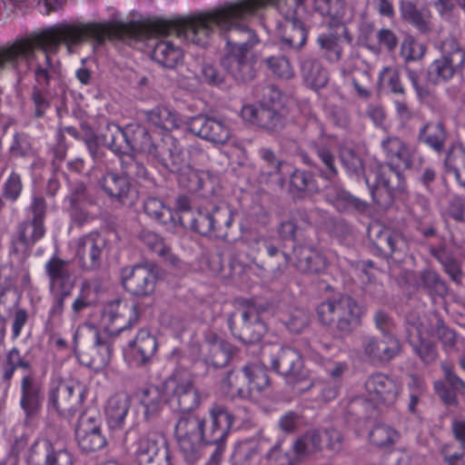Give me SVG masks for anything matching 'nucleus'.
Wrapping results in <instances>:
<instances>
[{
    "label": "nucleus",
    "instance_id": "nucleus-32",
    "mask_svg": "<svg viewBox=\"0 0 465 465\" xmlns=\"http://www.w3.org/2000/svg\"><path fill=\"white\" fill-rule=\"evenodd\" d=\"M134 360L141 365L147 363L154 355L157 343L156 339L146 330H141L135 339L130 341Z\"/></svg>",
    "mask_w": 465,
    "mask_h": 465
},
{
    "label": "nucleus",
    "instance_id": "nucleus-10",
    "mask_svg": "<svg viewBox=\"0 0 465 465\" xmlns=\"http://www.w3.org/2000/svg\"><path fill=\"white\" fill-rule=\"evenodd\" d=\"M140 318V306L129 300H118L110 302L104 312V320L107 322V331L117 334L137 323Z\"/></svg>",
    "mask_w": 465,
    "mask_h": 465
},
{
    "label": "nucleus",
    "instance_id": "nucleus-44",
    "mask_svg": "<svg viewBox=\"0 0 465 465\" xmlns=\"http://www.w3.org/2000/svg\"><path fill=\"white\" fill-rule=\"evenodd\" d=\"M222 388L232 397L244 396L249 391L248 376L244 368L240 371H230L223 380Z\"/></svg>",
    "mask_w": 465,
    "mask_h": 465
},
{
    "label": "nucleus",
    "instance_id": "nucleus-53",
    "mask_svg": "<svg viewBox=\"0 0 465 465\" xmlns=\"http://www.w3.org/2000/svg\"><path fill=\"white\" fill-rule=\"evenodd\" d=\"M314 8L324 16H329L332 20H341L345 15V3L343 0H315Z\"/></svg>",
    "mask_w": 465,
    "mask_h": 465
},
{
    "label": "nucleus",
    "instance_id": "nucleus-16",
    "mask_svg": "<svg viewBox=\"0 0 465 465\" xmlns=\"http://www.w3.org/2000/svg\"><path fill=\"white\" fill-rule=\"evenodd\" d=\"M365 389L370 401L385 406L393 405L401 392L398 381L383 373L370 376L365 382Z\"/></svg>",
    "mask_w": 465,
    "mask_h": 465
},
{
    "label": "nucleus",
    "instance_id": "nucleus-61",
    "mask_svg": "<svg viewBox=\"0 0 465 465\" xmlns=\"http://www.w3.org/2000/svg\"><path fill=\"white\" fill-rule=\"evenodd\" d=\"M144 213L153 219L164 222L170 216V210L163 201L157 197L150 196L143 203Z\"/></svg>",
    "mask_w": 465,
    "mask_h": 465
},
{
    "label": "nucleus",
    "instance_id": "nucleus-3",
    "mask_svg": "<svg viewBox=\"0 0 465 465\" xmlns=\"http://www.w3.org/2000/svg\"><path fill=\"white\" fill-rule=\"evenodd\" d=\"M381 145L387 159V163L380 165L378 173V181L382 187L373 189L371 194L373 201L384 208L391 202V193L401 187V174L398 169L412 165L415 151L397 136L388 137Z\"/></svg>",
    "mask_w": 465,
    "mask_h": 465
},
{
    "label": "nucleus",
    "instance_id": "nucleus-63",
    "mask_svg": "<svg viewBox=\"0 0 465 465\" xmlns=\"http://www.w3.org/2000/svg\"><path fill=\"white\" fill-rule=\"evenodd\" d=\"M120 159L122 167L126 176L134 179L146 177V168L142 163L138 162L133 154L124 153Z\"/></svg>",
    "mask_w": 465,
    "mask_h": 465
},
{
    "label": "nucleus",
    "instance_id": "nucleus-59",
    "mask_svg": "<svg viewBox=\"0 0 465 465\" xmlns=\"http://www.w3.org/2000/svg\"><path fill=\"white\" fill-rule=\"evenodd\" d=\"M380 81L396 94H404L405 89L401 80V72L397 67L388 66L380 74Z\"/></svg>",
    "mask_w": 465,
    "mask_h": 465
},
{
    "label": "nucleus",
    "instance_id": "nucleus-55",
    "mask_svg": "<svg viewBox=\"0 0 465 465\" xmlns=\"http://www.w3.org/2000/svg\"><path fill=\"white\" fill-rule=\"evenodd\" d=\"M267 459L272 465H298L301 462L293 447L291 450H284L281 441L269 450Z\"/></svg>",
    "mask_w": 465,
    "mask_h": 465
},
{
    "label": "nucleus",
    "instance_id": "nucleus-4",
    "mask_svg": "<svg viewBox=\"0 0 465 465\" xmlns=\"http://www.w3.org/2000/svg\"><path fill=\"white\" fill-rule=\"evenodd\" d=\"M317 315L322 324L350 334L361 325L362 310L352 297L339 295L322 302L317 307Z\"/></svg>",
    "mask_w": 465,
    "mask_h": 465
},
{
    "label": "nucleus",
    "instance_id": "nucleus-18",
    "mask_svg": "<svg viewBox=\"0 0 465 465\" xmlns=\"http://www.w3.org/2000/svg\"><path fill=\"white\" fill-rule=\"evenodd\" d=\"M187 125L191 133L214 143L223 144L231 137V130L225 123L206 115L190 118Z\"/></svg>",
    "mask_w": 465,
    "mask_h": 465
},
{
    "label": "nucleus",
    "instance_id": "nucleus-49",
    "mask_svg": "<svg viewBox=\"0 0 465 465\" xmlns=\"http://www.w3.org/2000/svg\"><path fill=\"white\" fill-rule=\"evenodd\" d=\"M291 187L302 193H314L319 191L313 174L311 172L302 170H295L292 173Z\"/></svg>",
    "mask_w": 465,
    "mask_h": 465
},
{
    "label": "nucleus",
    "instance_id": "nucleus-5",
    "mask_svg": "<svg viewBox=\"0 0 465 465\" xmlns=\"http://www.w3.org/2000/svg\"><path fill=\"white\" fill-rule=\"evenodd\" d=\"M440 56L428 69V80L438 84L462 74L465 67V49L452 35L445 37L440 44Z\"/></svg>",
    "mask_w": 465,
    "mask_h": 465
},
{
    "label": "nucleus",
    "instance_id": "nucleus-14",
    "mask_svg": "<svg viewBox=\"0 0 465 465\" xmlns=\"http://www.w3.org/2000/svg\"><path fill=\"white\" fill-rule=\"evenodd\" d=\"M27 462L30 465H74L72 454L64 448H56L47 439H39L31 446Z\"/></svg>",
    "mask_w": 465,
    "mask_h": 465
},
{
    "label": "nucleus",
    "instance_id": "nucleus-42",
    "mask_svg": "<svg viewBox=\"0 0 465 465\" xmlns=\"http://www.w3.org/2000/svg\"><path fill=\"white\" fill-rule=\"evenodd\" d=\"M401 17L415 26L421 34L430 32V16L421 13L417 6L410 1H402L400 6Z\"/></svg>",
    "mask_w": 465,
    "mask_h": 465
},
{
    "label": "nucleus",
    "instance_id": "nucleus-60",
    "mask_svg": "<svg viewBox=\"0 0 465 465\" xmlns=\"http://www.w3.org/2000/svg\"><path fill=\"white\" fill-rule=\"evenodd\" d=\"M310 315L308 312L303 309L292 310L284 323L290 331L293 333H300L309 326Z\"/></svg>",
    "mask_w": 465,
    "mask_h": 465
},
{
    "label": "nucleus",
    "instance_id": "nucleus-2",
    "mask_svg": "<svg viewBox=\"0 0 465 465\" xmlns=\"http://www.w3.org/2000/svg\"><path fill=\"white\" fill-rule=\"evenodd\" d=\"M136 26V22L59 24L32 37L17 39L12 45L0 48V70L4 69L6 64L17 69L19 60L29 62L35 56V50L40 48L45 53V64L35 66L33 87L49 90L51 81L58 73L51 62L50 54L56 53L62 42L65 43L69 52H72V45H78L87 39L94 40L97 44H103L106 38L138 40Z\"/></svg>",
    "mask_w": 465,
    "mask_h": 465
},
{
    "label": "nucleus",
    "instance_id": "nucleus-62",
    "mask_svg": "<svg viewBox=\"0 0 465 465\" xmlns=\"http://www.w3.org/2000/svg\"><path fill=\"white\" fill-rule=\"evenodd\" d=\"M444 323L443 320L437 313H432L424 319L417 326L420 339L437 337V333Z\"/></svg>",
    "mask_w": 465,
    "mask_h": 465
},
{
    "label": "nucleus",
    "instance_id": "nucleus-46",
    "mask_svg": "<svg viewBox=\"0 0 465 465\" xmlns=\"http://www.w3.org/2000/svg\"><path fill=\"white\" fill-rule=\"evenodd\" d=\"M100 141L114 153H120L124 143H130L125 133L115 124H107L99 136Z\"/></svg>",
    "mask_w": 465,
    "mask_h": 465
},
{
    "label": "nucleus",
    "instance_id": "nucleus-36",
    "mask_svg": "<svg viewBox=\"0 0 465 465\" xmlns=\"http://www.w3.org/2000/svg\"><path fill=\"white\" fill-rule=\"evenodd\" d=\"M326 197L341 212L355 210L359 213H365L369 208L368 203L341 189H331L327 193Z\"/></svg>",
    "mask_w": 465,
    "mask_h": 465
},
{
    "label": "nucleus",
    "instance_id": "nucleus-8",
    "mask_svg": "<svg viewBox=\"0 0 465 465\" xmlns=\"http://www.w3.org/2000/svg\"><path fill=\"white\" fill-rule=\"evenodd\" d=\"M166 394H173L181 411H190L200 404V395L193 386L190 374L186 371H176L163 384Z\"/></svg>",
    "mask_w": 465,
    "mask_h": 465
},
{
    "label": "nucleus",
    "instance_id": "nucleus-27",
    "mask_svg": "<svg viewBox=\"0 0 465 465\" xmlns=\"http://www.w3.org/2000/svg\"><path fill=\"white\" fill-rule=\"evenodd\" d=\"M346 42L351 44V35H350L347 27L343 24L337 25L335 34L322 35L318 38V43L321 49L324 52V55L331 62H337L341 57L342 45Z\"/></svg>",
    "mask_w": 465,
    "mask_h": 465
},
{
    "label": "nucleus",
    "instance_id": "nucleus-64",
    "mask_svg": "<svg viewBox=\"0 0 465 465\" xmlns=\"http://www.w3.org/2000/svg\"><path fill=\"white\" fill-rule=\"evenodd\" d=\"M210 213L214 232L222 233L231 226L232 216L228 207H215Z\"/></svg>",
    "mask_w": 465,
    "mask_h": 465
},
{
    "label": "nucleus",
    "instance_id": "nucleus-41",
    "mask_svg": "<svg viewBox=\"0 0 465 465\" xmlns=\"http://www.w3.org/2000/svg\"><path fill=\"white\" fill-rule=\"evenodd\" d=\"M302 74L305 82L314 89L322 88L328 82V74L321 63L314 59H305L302 64Z\"/></svg>",
    "mask_w": 465,
    "mask_h": 465
},
{
    "label": "nucleus",
    "instance_id": "nucleus-52",
    "mask_svg": "<svg viewBox=\"0 0 465 465\" xmlns=\"http://www.w3.org/2000/svg\"><path fill=\"white\" fill-rule=\"evenodd\" d=\"M420 280L421 286L431 294L445 296L448 293V287L441 280L437 272L426 269L420 272Z\"/></svg>",
    "mask_w": 465,
    "mask_h": 465
},
{
    "label": "nucleus",
    "instance_id": "nucleus-15",
    "mask_svg": "<svg viewBox=\"0 0 465 465\" xmlns=\"http://www.w3.org/2000/svg\"><path fill=\"white\" fill-rule=\"evenodd\" d=\"M75 437L80 449L84 452H94L106 445L101 432V424L96 416L83 413L75 429Z\"/></svg>",
    "mask_w": 465,
    "mask_h": 465
},
{
    "label": "nucleus",
    "instance_id": "nucleus-37",
    "mask_svg": "<svg viewBox=\"0 0 465 465\" xmlns=\"http://www.w3.org/2000/svg\"><path fill=\"white\" fill-rule=\"evenodd\" d=\"M146 119L153 126L164 131H173L179 128L181 124L179 114L165 106H158L147 112Z\"/></svg>",
    "mask_w": 465,
    "mask_h": 465
},
{
    "label": "nucleus",
    "instance_id": "nucleus-30",
    "mask_svg": "<svg viewBox=\"0 0 465 465\" xmlns=\"http://www.w3.org/2000/svg\"><path fill=\"white\" fill-rule=\"evenodd\" d=\"M131 407V398L125 392L113 395L107 401L105 415L111 428H122Z\"/></svg>",
    "mask_w": 465,
    "mask_h": 465
},
{
    "label": "nucleus",
    "instance_id": "nucleus-25",
    "mask_svg": "<svg viewBox=\"0 0 465 465\" xmlns=\"http://www.w3.org/2000/svg\"><path fill=\"white\" fill-rule=\"evenodd\" d=\"M132 449L139 465H162L160 436L155 432H146L138 436Z\"/></svg>",
    "mask_w": 465,
    "mask_h": 465
},
{
    "label": "nucleus",
    "instance_id": "nucleus-35",
    "mask_svg": "<svg viewBox=\"0 0 465 465\" xmlns=\"http://www.w3.org/2000/svg\"><path fill=\"white\" fill-rule=\"evenodd\" d=\"M315 152L320 163H313L307 156L303 157L304 162L309 165L315 166L322 178L328 181L334 180L338 176V168L335 155L331 148L325 145H318L315 147Z\"/></svg>",
    "mask_w": 465,
    "mask_h": 465
},
{
    "label": "nucleus",
    "instance_id": "nucleus-17",
    "mask_svg": "<svg viewBox=\"0 0 465 465\" xmlns=\"http://www.w3.org/2000/svg\"><path fill=\"white\" fill-rule=\"evenodd\" d=\"M45 268L51 292H72L76 283V274L72 262L53 256Z\"/></svg>",
    "mask_w": 465,
    "mask_h": 465
},
{
    "label": "nucleus",
    "instance_id": "nucleus-31",
    "mask_svg": "<svg viewBox=\"0 0 465 465\" xmlns=\"http://www.w3.org/2000/svg\"><path fill=\"white\" fill-rule=\"evenodd\" d=\"M282 42L292 48L302 47L307 39V32L302 22L297 18L286 17L279 28Z\"/></svg>",
    "mask_w": 465,
    "mask_h": 465
},
{
    "label": "nucleus",
    "instance_id": "nucleus-19",
    "mask_svg": "<svg viewBox=\"0 0 465 465\" xmlns=\"http://www.w3.org/2000/svg\"><path fill=\"white\" fill-rule=\"evenodd\" d=\"M105 239L98 232L81 237L77 242L76 257L84 270L99 267L101 255L105 247Z\"/></svg>",
    "mask_w": 465,
    "mask_h": 465
},
{
    "label": "nucleus",
    "instance_id": "nucleus-51",
    "mask_svg": "<svg viewBox=\"0 0 465 465\" xmlns=\"http://www.w3.org/2000/svg\"><path fill=\"white\" fill-rule=\"evenodd\" d=\"M94 343L91 348V361L90 364L96 368H103L106 366L111 359L112 348L111 345L105 341H102L97 331H94Z\"/></svg>",
    "mask_w": 465,
    "mask_h": 465
},
{
    "label": "nucleus",
    "instance_id": "nucleus-47",
    "mask_svg": "<svg viewBox=\"0 0 465 465\" xmlns=\"http://www.w3.org/2000/svg\"><path fill=\"white\" fill-rule=\"evenodd\" d=\"M18 369L28 371L30 369L29 361L21 355L16 348H13L6 352L3 361V379L9 382L15 371Z\"/></svg>",
    "mask_w": 465,
    "mask_h": 465
},
{
    "label": "nucleus",
    "instance_id": "nucleus-48",
    "mask_svg": "<svg viewBox=\"0 0 465 465\" xmlns=\"http://www.w3.org/2000/svg\"><path fill=\"white\" fill-rule=\"evenodd\" d=\"M234 352L233 346L225 341H219L213 343L209 350V361L216 368L224 367Z\"/></svg>",
    "mask_w": 465,
    "mask_h": 465
},
{
    "label": "nucleus",
    "instance_id": "nucleus-29",
    "mask_svg": "<svg viewBox=\"0 0 465 465\" xmlns=\"http://www.w3.org/2000/svg\"><path fill=\"white\" fill-rule=\"evenodd\" d=\"M140 242L151 252L156 253L163 261L170 266L175 267L179 263L178 257L172 252L171 248L165 243L164 240L156 232L143 229L139 234Z\"/></svg>",
    "mask_w": 465,
    "mask_h": 465
},
{
    "label": "nucleus",
    "instance_id": "nucleus-6",
    "mask_svg": "<svg viewBox=\"0 0 465 465\" xmlns=\"http://www.w3.org/2000/svg\"><path fill=\"white\" fill-rule=\"evenodd\" d=\"M82 387L74 381L60 380L53 383L48 394V404L59 415L71 417L83 402Z\"/></svg>",
    "mask_w": 465,
    "mask_h": 465
},
{
    "label": "nucleus",
    "instance_id": "nucleus-34",
    "mask_svg": "<svg viewBox=\"0 0 465 465\" xmlns=\"http://www.w3.org/2000/svg\"><path fill=\"white\" fill-rule=\"evenodd\" d=\"M152 57L162 66L173 69L182 62L183 53L180 47L174 45L172 42L162 40L155 44Z\"/></svg>",
    "mask_w": 465,
    "mask_h": 465
},
{
    "label": "nucleus",
    "instance_id": "nucleus-43",
    "mask_svg": "<svg viewBox=\"0 0 465 465\" xmlns=\"http://www.w3.org/2000/svg\"><path fill=\"white\" fill-rule=\"evenodd\" d=\"M165 401V394L157 386H148L142 391L141 403L145 409V415L147 417L158 413Z\"/></svg>",
    "mask_w": 465,
    "mask_h": 465
},
{
    "label": "nucleus",
    "instance_id": "nucleus-39",
    "mask_svg": "<svg viewBox=\"0 0 465 465\" xmlns=\"http://www.w3.org/2000/svg\"><path fill=\"white\" fill-rule=\"evenodd\" d=\"M322 437L316 430H309L293 442V450L300 461L322 450Z\"/></svg>",
    "mask_w": 465,
    "mask_h": 465
},
{
    "label": "nucleus",
    "instance_id": "nucleus-38",
    "mask_svg": "<svg viewBox=\"0 0 465 465\" xmlns=\"http://www.w3.org/2000/svg\"><path fill=\"white\" fill-rule=\"evenodd\" d=\"M41 389L39 384L29 375L22 380L21 406L27 415L35 414L40 406Z\"/></svg>",
    "mask_w": 465,
    "mask_h": 465
},
{
    "label": "nucleus",
    "instance_id": "nucleus-33",
    "mask_svg": "<svg viewBox=\"0 0 465 465\" xmlns=\"http://www.w3.org/2000/svg\"><path fill=\"white\" fill-rule=\"evenodd\" d=\"M418 140L434 151H443L447 140V131L442 122H429L419 132Z\"/></svg>",
    "mask_w": 465,
    "mask_h": 465
},
{
    "label": "nucleus",
    "instance_id": "nucleus-45",
    "mask_svg": "<svg viewBox=\"0 0 465 465\" xmlns=\"http://www.w3.org/2000/svg\"><path fill=\"white\" fill-rule=\"evenodd\" d=\"M399 437V433L394 429L384 424L374 426L369 434L371 443L380 449L393 446L398 441Z\"/></svg>",
    "mask_w": 465,
    "mask_h": 465
},
{
    "label": "nucleus",
    "instance_id": "nucleus-57",
    "mask_svg": "<svg viewBox=\"0 0 465 465\" xmlns=\"http://www.w3.org/2000/svg\"><path fill=\"white\" fill-rule=\"evenodd\" d=\"M244 371L248 376L249 391H262L269 387L270 379L266 371L261 366L252 364L244 366Z\"/></svg>",
    "mask_w": 465,
    "mask_h": 465
},
{
    "label": "nucleus",
    "instance_id": "nucleus-12",
    "mask_svg": "<svg viewBox=\"0 0 465 465\" xmlns=\"http://www.w3.org/2000/svg\"><path fill=\"white\" fill-rule=\"evenodd\" d=\"M369 236L375 247L386 256L400 259L409 250L408 242L401 232L381 224L371 226Z\"/></svg>",
    "mask_w": 465,
    "mask_h": 465
},
{
    "label": "nucleus",
    "instance_id": "nucleus-23",
    "mask_svg": "<svg viewBox=\"0 0 465 465\" xmlns=\"http://www.w3.org/2000/svg\"><path fill=\"white\" fill-rule=\"evenodd\" d=\"M103 190L109 197L124 205H132L135 192L128 178L114 172H107L100 180Z\"/></svg>",
    "mask_w": 465,
    "mask_h": 465
},
{
    "label": "nucleus",
    "instance_id": "nucleus-26",
    "mask_svg": "<svg viewBox=\"0 0 465 465\" xmlns=\"http://www.w3.org/2000/svg\"><path fill=\"white\" fill-rule=\"evenodd\" d=\"M242 116L244 120L256 124L269 131H275L283 126L282 114L274 107L252 104L244 105L242 109Z\"/></svg>",
    "mask_w": 465,
    "mask_h": 465
},
{
    "label": "nucleus",
    "instance_id": "nucleus-13",
    "mask_svg": "<svg viewBox=\"0 0 465 465\" xmlns=\"http://www.w3.org/2000/svg\"><path fill=\"white\" fill-rule=\"evenodd\" d=\"M124 288L135 296H148L154 292L156 276L148 265L137 264L122 271Z\"/></svg>",
    "mask_w": 465,
    "mask_h": 465
},
{
    "label": "nucleus",
    "instance_id": "nucleus-50",
    "mask_svg": "<svg viewBox=\"0 0 465 465\" xmlns=\"http://www.w3.org/2000/svg\"><path fill=\"white\" fill-rule=\"evenodd\" d=\"M267 68L277 78L289 80L293 77L294 70L290 60L284 55H272L264 60Z\"/></svg>",
    "mask_w": 465,
    "mask_h": 465
},
{
    "label": "nucleus",
    "instance_id": "nucleus-54",
    "mask_svg": "<svg viewBox=\"0 0 465 465\" xmlns=\"http://www.w3.org/2000/svg\"><path fill=\"white\" fill-rule=\"evenodd\" d=\"M130 143L133 149L149 156L152 153L155 152L154 145L156 143L153 141L147 129L142 125H136L133 130V136Z\"/></svg>",
    "mask_w": 465,
    "mask_h": 465
},
{
    "label": "nucleus",
    "instance_id": "nucleus-28",
    "mask_svg": "<svg viewBox=\"0 0 465 465\" xmlns=\"http://www.w3.org/2000/svg\"><path fill=\"white\" fill-rule=\"evenodd\" d=\"M44 223L32 219L19 224L16 239L13 240V250L15 252H24L29 246L35 244L45 235Z\"/></svg>",
    "mask_w": 465,
    "mask_h": 465
},
{
    "label": "nucleus",
    "instance_id": "nucleus-11",
    "mask_svg": "<svg viewBox=\"0 0 465 465\" xmlns=\"http://www.w3.org/2000/svg\"><path fill=\"white\" fill-rule=\"evenodd\" d=\"M175 434L181 450L185 454H194L203 443H206L205 420L195 415L180 418Z\"/></svg>",
    "mask_w": 465,
    "mask_h": 465
},
{
    "label": "nucleus",
    "instance_id": "nucleus-1",
    "mask_svg": "<svg viewBox=\"0 0 465 465\" xmlns=\"http://www.w3.org/2000/svg\"><path fill=\"white\" fill-rule=\"evenodd\" d=\"M295 1L297 4L303 2ZM277 2L278 0H236L226 2L209 12L175 20L136 22L138 40L176 34L194 45L205 46L214 26H217L226 34L225 49L252 54V49L258 44L259 39L246 22Z\"/></svg>",
    "mask_w": 465,
    "mask_h": 465
},
{
    "label": "nucleus",
    "instance_id": "nucleus-21",
    "mask_svg": "<svg viewBox=\"0 0 465 465\" xmlns=\"http://www.w3.org/2000/svg\"><path fill=\"white\" fill-rule=\"evenodd\" d=\"M293 265L303 274H321L328 267L327 258L317 249L308 245L293 248Z\"/></svg>",
    "mask_w": 465,
    "mask_h": 465
},
{
    "label": "nucleus",
    "instance_id": "nucleus-24",
    "mask_svg": "<svg viewBox=\"0 0 465 465\" xmlns=\"http://www.w3.org/2000/svg\"><path fill=\"white\" fill-rule=\"evenodd\" d=\"M270 363L275 371L284 376L297 379L302 375V357L297 351L292 348H273Z\"/></svg>",
    "mask_w": 465,
    "mask_h": 465
},
{
    "label": "nucleus",
    "instance_id": "nucleus-9",
    "mask_svg": "<svg viewBox=\"0 0 465 465\" xmlns=\"http://www.w3.org/2000/svg\"><path fill=\"white\" fill-rule=\"evenodd\" d=\"M242 312L240 318L232 315L229 325L235 336L246 343H255L263 336L265 327L259 320L252 302L244 300L240 302Z\"/></svg>",
    "mask_w": 465,
    "mask_h": 465
},
{
    "label": "nucleus",
    "instance_id": "nucleus-40",
    "mask_svg": "<svg viewBox=\"0 0 465 465\" xmlns=\"http://www.w3.org/2000/svg\"><path fill=\"white\" fill-rule=\"evenodd\" d=\"M261 243L268 256L267 260L262 263L264 268H270L274 274L278 275L285 272L291 261L290 256L272 242L262 241Z\"/></svg>",
    "mask_w": 465,
    "mask_h": 465
},
{
    "label": "nucleus",
    "instance_id": "nucleus-56",
    "mask_svg": "<svg viewBox=\"0 0 465 465\" xmlns=\"http://www.w3.org/2000/svg\"><path fill=\"white\" fill-rule=\"evenodd\" d=\"M184 218L185 221L183 225L184 227L191 228L203 235L214 232L210 213H203L201 210H197L191 217Z\"/></svg>",
    "mask_w": 465,
    "mask_h": 465
},
{
    "label": "nucleus",
    "instance_id": "nucleus-58",
    "mask_svg": "<svg viewBox=\"0 0 465 465\" xmlns=\"http://www.w3.org/2000/svg\"><path fill=\"white\" fill-rule=\"evenodd\" d=\"M339 155L341 163L349 172L360 174L363 171L362 160L352 147L341 145Z\"/></svg>",
    "mask_w": 465,
    "mask_h": 465
},
{
    "label": "nucleus",
    "instance_id": "nucleus-22",
    "mask_svg": "<svg viewBox=\"0 0 465 465\" xmlns=\"http://www.w3.org/2000/svg\"><path fill=\"white\" fill-rule=\"evenodd\" d=\"M210 427L205 430L206 444H223L231 430L233 416L224 406L214 404L210 410Z\"/></svg>",
    "mask_w": 465,
    "mask_h": 465
},
{
    "label": "nucleus",
    "instance_id": "nucleus-7",
    "mask_svg": "<svg viewBox=\"0 0 465 465\" xmlns=\"http://www.w3.org/2000/svg\"><path fill=\"white\" fill-rule=\"evenodd\" d=\"M361 350L368 361L384 364L401 352V344L391 333L381 337L365 334L361 338Z\"/></svg>",
    "mask_w": 465,
    "mask_h": 465
},
{
    "label": "nucleus",
    "instance_id": "nucleus-20",
    "mask_svg": "<svg viewBox=\"0 0 465 465\" xmlns=\"http://www.w3.org/2000/svg\"><path fill=\"white\" fill-rule=\"evenodd\" d=\"M221 65L239 82H247L255 76L252 54L225 49V54L221 58Z\"/></svg>",
    "mask_w": 465,
    "mask_h": 465
}]
</instances>
